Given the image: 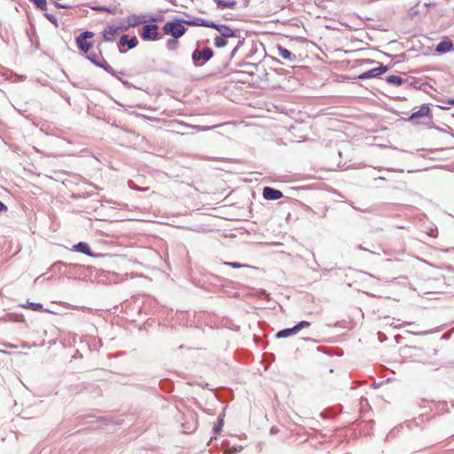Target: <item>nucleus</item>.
<instances>
[{"instance_id":"nucleus-32","label":"nucleus","mask_w":454,"mask_h":454,"mask_svg":"<svg viewBox=\"0 0 454 454\" xmlns=\"http://www.w3.org/2000/svg\"><path fill=\"white\" fill-rule=\"evenodd\" d=\"M4 346L8 347V348H13L14 347V345L10 344V343H5Z\"/></svg>"},{"instance_id":"nucleus-12","label":"nucleus","mask_w":454,"mask_h":454,"mask_svg":"<svg viewBox=\"0 0 454 454\" xmlns=\"http://www.w3.org/2000/svg\"><path fill=\"white\" fill-rule=\"evenodd\" d=\"M138 43L137 38L136 36H133L131 38H129L127 35H123L121 36L119 44L121 46H128L129 49L135 48Z\"/></svg>"},{"instance_id":"nucleus-14","label":"nucleus","mask_w":454,"mask_h":454,"mask_svg":"<svg viewBox=\"0 0 454 454\" xmlns=\"http://www.w3.org/2000/svg\"><path fill=\"white\" fill-rule=\"evenodd\" d=\"M453 43L450 40H445L439 43L436 46V51L439 53H446L451 50Z\"/></svg>"},{"instance_id":"nucleus-18","label":"nucleus","mask_w":454,"mask_h":454,"mask_svg":"<svg viewBox=\"0 0 454 454\" xmlns=\"http://www.w3.org/2000/svg\"><path fill=\"white\" fill-rule=\"evenodd\" d=\"M245 38L241 37L240 35L238 38L235 39V41L232 43L235 44L233 50L231 52V58L232 59L236 53L238 52L239 49L244 44Z\"/></svg>"},{"instance_id":"nucleus-20","label":"nucleus","mask_w":454,"mask_h":454,"mask_svg":"<svg viewBox=\"0 0 454 454\" xmlns=\"http://www.w3.org/2000/svg\"><path fill=\"white\" fill-rule=\"evenodd\" d=\"M166 47L168 50L169 51H175L177 49L178 47V41H177V38H171V39H168L166 43Z\"/></svg>"},{"instance_id":"nucleus-34","label":"nucleus","mask_w":454,"mask_h":454,"mask_svg":"<svg viewBox=\"0 0 454 454\" xmlns=\"http://www.w3.org/2000/svg\"><path fill=\"white\" fill-rule=\"evenodd\" d=\"M449 104H450V105L454 106V98H453V99L449 100Z\"/></svg>"},{"instance_id":"nucleus-35","label":"nucleus","mask_w":454,"mask_h":454,"mask_svg":"<svg viewBox=\"0 0 454 454\" xmlns=\"http://www.w3.org/2000/svg\"><path fill=\"white\" fill-rule=\"evenodd\" d=\"M0 353H3V354H7V351H5V350H3V349H0Z\"/></svg>"},{"instance_id":"nucleus-23","label":"nucleus","mask_w":454,"mask_h":454,"mask_svg":"<svg viewBox=\"0 0 454 454\" xmlns=\"http://www.w3.org/2000/svg\"><path fill=\"white\" fill-rule=\"evenodd\" d=\"M223 264L224 265H228V266H230L231 268H234V269L248 267V265H247V264H241V263L236 262H225Z\"/></svg>"},{"instance_id":"nucleus-25","label":"nucleus","mask_w":454,"mask_h":454,"mask_svg":"<svg viewBox=\"0 0 454 454\" xmlns=\"http://www.w3.org/2000/svg\"><path fill=\"white\" fill-rule=\"evenodd\" d=\"M44 16L47 18L49 21H51L55 27H58V20L56 17L50 13H45Z\"/></svg>"},{"instance_id":"nucleus-26","label":"nucleus","mask_w":454,"mask_h":454,"mask_svg":"<svg viewBox=\"0 0 454 454\" xmlns=\"http://www.w3.org/2000/svg\"><path fill=\"white\" fill-rule=\"evenodd\" d=\"M130 27V25L129 23L127 24H121L120 26H116V28L118 29V32H121V31H127L129 30Z\"/></svg>"},{"instance_id":"nucleus-9","label":"nucleus","mask_w":454,"mask_h":454,"mask_svg":"<svg viewBox=\"0 0 454 454\" xmlns=\"http://www.w3.org/2000/svg\"><path fill=\"white\" fill-rule=\"evenodd\" d=\"M185 23L190 26L205 27L210 28H215L217 25V23H215L212 20H204L202 18H196L192 20H186Z\"/></svg>"},{"instance_id":"nucleus-24","label":"nucleus","mask_w":454,"mask_h":454,"mask_svg":"<svg viewBox=\"0 0 454 454\" xmlns=\"http://www.w3.org/2000/svg\"><path fill=\"white\" fill-rule=\"evenodd\" d=\"M310 325V323L309 321H301L299 322L297 325H295V329L297 331V333L303 329V328H306V327H309Z\"/></svg>"},{"instance_id":"nucleus-27","label":"nucleus","mask_w":454,"mask_h":454,"mask_svg":"<svg viewBox=\"0 0 454 454\" xmlns=\"http://www.w3.org/2000/svg\"><path fill=\"white\" fill-rule=\"evenodd\" d=\"M193 129H196V130H198V131H207V130L210 129V128H209V127H207V126H199V125H197V126H193Z\"/></svg>"},{"instance_id":"nucleus-1","label":"nucleus","mask_w":454,"mask_h":454,"mask_svg":"<svg viewBox=\"0 0 454 454\" xmlns=\"http://www.w3.org/2000/svg\"><path fill=\"white\" fill-rule=\"evenodd\" d=\"M94 36V33L90 31H85L81 33L76 38L75 43L77 48L86 54V59L90 60L96 67L103 68L106 72L110 74L112 76L115 77L119 81L122 82L125 86H129V83L128 81H124L118 75V73L106 62L104 59L102 51L100 50L99 45L98 46V52H90V50L92 48V43L88 42V39H90Z\"/></svg>"},{"instance_id":"nucleus-29","label":"nucleus","mask_w":454,"mask_h":454,"mask_svg":"<svg viewBox=\"0 0 454 454\" xmlns=\"http://www.w3.org/2000/svg\"><path fill=\"white\" fill-rule=\"evenodd\" d=\"M271 434H275L278 432V429L276 427H272L270 430Z\"/></svg>"},{"instance_id":"nucleus-33","label":"nucleus","mask_w":454,"mask_h":454,"mask_svg":"<svg viewBox=\"0 0 454 454\" xmlns=\"http://www.w3.org/2000/svg\"><path fill=\"white\" fill-rule=\"evenodd\" d=\"M160 20V19H158V18H151L149 20H150V21H157V20Z\"/></svg>"},{"instance_id":"nucleus-19","label":"nucleus","mask_w":454,"mask_h":454,"mask_svg":"<svg viewBox=\"0 0 454 454\" xmlns=\"http://www.w3.org/2000/svg\"><path fill=\"white\" fill-rule=\"evenodd\" d=\"M127 21L130 25V27H137L138 25H140L143 22L141 18L135 14L129 16L127 18Z\"/></svg>"},{"instance_id":"nucleus-22","label":"nucleus","mask_w":454,"mask_h":454,"mask_svg":"<svg viewBox=\"0 0 454 454\" xmlns=\"http://www.w3.org/2000/svg\"><path fill=\"white\" fill-rule=\"evenodd\" d=\"M223 425V418L219 416L218 424L215 425L213 428L215 434H218L222 431Z\"/></svg>"},{"instance_id":"nucleus-28","label":"nucleus","mask_w":454,"mask_h":454,"mask_svg":"<svg viewBox=\"0 0 454 454\" xmlns=\"http://www.w3.org/2000/svg\"><path fill=\"white\" fill-rule=\"evenodd\" d=\"M239 450L238 449H233V450H231V449H227L224 450V454H235L239 451Z\"/></svg>"},{"instance_id":"nucleus-5","label":"nucleus","mask_w":454,"mask_h":454,"mask_svg":"<svg viewBox=\"0 0 454 454\" xmlns=\"http://www.w3.org/2000/svg\"><path fill=\"white\" fill-rule=\"evenodd\" d=\"M141 38L145 41H156L159 39L158 26L146 24L142 28Z\"/></svg>"},{"instance_id":"nucleus-2","label":"nucleus","mask_w":454,"mask_h":454,"mask_svg":"<svg viewBox=\"0 0 454 454\" xmlns=\"http://www.w3.org/2000/svg\"><path fill=\"white\" fill-rule=\"evenodd\" d=\"M214 29L219 33V35H215L214 38V45L216 48H223L229 43H232L240 35L239 29L231 28L225 24H217L216 27Z\"/></svg>"},{"instance_id":"nucleus-4","label":"nucleus","mask_w":454,"mask_h":454,"mask_svg":"<svg viewBox=\"0 0 454 454\" xmlns=\"http://www.w3.org/2000/svg\"><path fill=\"white\" fill-rule=\"evenodd\" d=\"M162 30L164 34L170 35L175 38H179L183 35H184L186 28L179 21H170L167 22L163 27Z\"/></svg>"},{"instance_id":"nucleus-10","label":"nucleus","mask_w":454,"mask_h":454,"mask_svg":"<svg viewBox=\"0 0 454 454\" xmlns=\"http://www.w3.org/2000/svg\"><path fill=\"white\" fill-rule=\"evenodd\" d=\"M118 33L119 32L116 28V25L107 26L102 32L104 41L114 42Z\"/></svg>"},{"instance_id":"nucleus-15","label":"nucleus","mask_w":454,"mask_h":454,"mask_svg":"<svg viewBox=\"0 0 454 454\" xmlns=\"http://www.w3.org/2000/svg\"><path fill=\"white\" fill-rule=\"evenodd\" d=\"M216 5L220 9H234L237 5V2L234 0H215Z\"/></svg>"},{"instance_id":"nucleus-17","label":"nucleus","mask_w":454,"mask_h":454,"mask_svg":"<svg viewBox=\"0 0 454 454\" xmlns=\"http://www.w3.org/2000/svg\"><path fill=\"white\" fill-rule=\"evenodd\" d=\"M296 333H297V331L295 329V326H293L291 328H286V329L280 330L279 332L277 333L276 336L278 338H286L288 336H291V335H294Z\"/></svg>"},{"instance_id":"nucleus-13","label":"nucleus","mask_w":454,"mask_h":454,"mask_svg":"<svg viewBox=\"0 0 454 454\" xmlns=\"http://www.w3.org/2000/svg\"><path fill=\"white\" fill-rule=\"evenodd\" d=\"M278 55L284 59H287L291 62H294L296 60V55L291 52L289 50L279 46L278 48Z\"/></svg>"},{"instance_id":"nucleus-30","label":"nucleus","mask_w":454,"mask_h":454,"mask_svg":"<svg viewBox=\"0 0 454 454\" xmlns=\"http://www.w3.org/2000/svg\"><path fill=\"white\" fill-rule=\"evenodd\" d=\"M6 209H7L6 206L3 202L0 201V212H2L3 210H6Z\"/></svg>"},{"instance_id":"nucleus-7","label":"nucleus","mask_w":454,"mask_h":454,"mask_svg":"<svg viewBox=\"0 0 454 454\" xmlns=\"http://www.w3.org/2000/svg\"><path fill=\"white\" fill-rule=\"evenodd\" d=\"M430 115V107L427 104H423L419 110L413 112L408 118V121L413 123H419V119Z\"/></svg>"},{"instance_id":"nucleus-16","label":"nucleus","mask_w":454,"mask_h":454,"mask_svg":"<svg viewBox=\"0 0 454 454\" xmlns=\"http://www.w3.org/2000/svg\"><path fill=\"white\" fill-rule=\"evenodd\" d=\"M386 82L388 84H391L394 86H400L405 82V80H403L402 77L397 76V75H388L386 77Z\"/></svg>"},{"instance_id":"nucleus-6","label":"nucleus","mask_w":454,"mask_h":454,"mask_svg":"<svg viewBox=\"0 0 454 454\" xmlns=\"http://www.w3.org/2000/svg\"><path fill=\"white\" fill-rule=\"evenodd\" d=\"M387 71H388V67L380 65V67H378L376 68H372V69H370L368 71L362 73L361 74L358 75V79L365 80V79L379 77L380 74L386 73Z\"/></svg>"},{"instance_id":"nucleus-21","label":"nucleus","mask_w":454,"mask_h":454,"mask_svg":"<svg viewBox=\"0 0 454 454\" xmlns=\"http://www.w3.org/2000/svg\"><path fill=\"white\" fill-rule=\"evenodd\" d=\"M26 309H30L34 311H41L43 309V305L38 302H29L27 301L26 305H23Z\"/></svg>"},{"instance_id":"nucleus-36","label":"nucleus","mask_w":454,"mask_h":454,"mask_svg":"<svg viewBox=\"0 0 454 454\" xmlns=\"http://www.w3.org/2000/svg\"><path fill=\"white\" fill-rule=\"evenodd\" d=\"M120 52L124 53V52H126V51H122L121 49H120Z\"/></svg>"},{"instance_id":"nucleus-11","label":"nucleus","mask_w":454,"mask_h":454,"mask_svg":"<svg viewBox=\"0 0 454 454\" xmlns=\"http://www.w3.org/2000/svg\"><path fill=\"white\" fill-rule=\"evenodd\" d=\"M72 251L74 252H79L82 253L86 255H89L90 257H96L98 256V254L92 253L90 251V246L85 242H79L76 245H74L72 248Z\"/></svg>"},{"instance_id":"nucleus-3","label":"nucleus","mask_w":454,"mask_h":454,"mask_svg":"<svg viewBox=\"0 0 454 454\" xmlns=\"http://www.w3.org/2000/svg\"><path fill=\"white\" fill-rule=\"evenodd\" d=\"M214 56L212 49L207 47L202 50L195 49L192 54V59L196 67H201Z\"/></svg>"},{"instance_id":"nucleus-31","label":"nucleus","mask_w":454,"mask_h":454,"mask_svg":"<svg viewBox=\"0 0 454 454\" xmlns=\"http://www.w3.org/2000/svg\"><path fill=\"white\" fill-rule=\"evenodd\" d=\"M357 248H358V249H360V250L368 251V250H367L366 248H364L362 245H359V246L357 247Z\"/></svg>"},{"instance_id":"nucleus-8","label":"nucleus","mask_w":454,"mask_h":454,"mask_svg":"<svg viewBox=\"0 0 454 454\" xmlns=\"http://www.w3.org/2000/svg\"><path fill=\"white\" fill-rule=\"evenodd\" d=\"M262 195L265 200H277L283 197V193L279 190H276L271 187H264L262 191Z\"/></svg>"}]
</instances>
